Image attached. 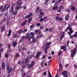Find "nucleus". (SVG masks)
<instances>
[{"label": "nucleus", "instance_id": "nucleus-1", "mask_svg": "<svg viewBox=\"0 0 77 77\" xmlns=\"http://www.w3.org/2000/svg\"><path fill=\"white\" fill-rule=\"evenodd\" d=\"M51 44V42H47L45 43L44 45V46L43 47V50H45L44 51V52L45 54H48V51L49 48V46Z\"/></svg>", "mask_w": 77, "mask_h": 77}, {"label": "nucleus", "instance_id": "nucleus-2", "mask_svg": "<svg viewBox=\"0 0 77 77\" xmlns=\"http://www.w3.org/2000/svg\"><path fill=\"white\" fill-rule=\"evenodd\" d=\"M26 34L27 35L29 41H30L31 39L33 38L34 36H35V33L32 32H30V33H27Z\"/></svg>", "mask_w": 77, "mask_h": 77}, {"label": "nucleus", "instance_id": "nucleus-3", "mask_svg": "<svg viewBox=\"0 0 77 77\" xmlns=\"http://www.w3.org/2000/svg\"><path fill=\"white\" fill-rule=\"evenodd\" d=\"M4 8L1 10L2 12H5V11H8L9 8H10V4H7V5H5L4 6Z\"/></svg>", "mask_w": 77, "mask_h": 77}, {"label": "nucleus", "instance_id": "nucleus-4", "mask_svg": "<svg viewBox=\"0 0 77 77\" xmlns=\"http://www.w3.org/2000/svg\"><path fill=\"white\" fill-rule=\"evenodd\" d=\"M71 57H73L76 54V53H77V48H75L74 49L71 50Z\"/></svg>", "mask_w": 77, "mask_h": 77}, {"label": "nucleus", "instance_id": "nucleus-5", "mask_svg": "<svg viewBox=\"0 0 77 77\" xmlns=\"http://www.w3.org/2000/svg\"><path fill=\"white\" fill-rule=\"evenodd\" d=\"M61 74L62 75H63V77H68V74H67V71H64Z\"/></svg>", "mask_w": 77, "mask_h": 77}, {"label": "nucleus", "instance_id": "nucleus-6", "mask_svg": "<svg viewBox=\"0 0 77 77\" xmlns=\"http://www.w3.org/2000/svg\"><path fill=\"white\" fill-rule=\"evenodd\" d=\"M6 69L7 70V72L8 74L11 73V72H12L13 71V68L12 67H9L8 69Z\"/></svg>", "mask_w": 77, "mask_h": 77}, {"label": "nucleus", "instance_id": "nucleus-7", "mask_svg": "<svg viewBox=\"0 0 77 77\" xmlns=\"http://www.w3.org/2000/svg\"><path fill=\"white\" fill-rule=\"evenodd\" d=\"M41 51H39L37 52L36 54V56H35V59H38V57H39V56L41 54Z\"/></svg>", "mask_w": 77, "mask_h": 77}, {"label": "nucleus", "instance_id": "nucleus-8", "mask_svg": "<svg viewBox=\"0 0 77 77\" xmlns=\"http://www.w3.org/2000/svg\"><path fill=\"white\" fill-rule=\"evenodd\" d=\"M1 32H4L6 30V26L2 25L1 26Z\"/></svg>", "mask_w": 77, "mask_h": 77}, {"label": "nucleus", "instance_id": "nucleus-9", "mask_svg": "<svg viewBox=\"0 0 77 77\" xmlns=\"http://www.w3.org/2000/svg\"><path fill=\"white\" fill-rule=\"evenodd\" d=\"M17 5H22L23 4V3H22V1L21 0H18L17 2Z\"/></svg>", "mask_w": 77, "mask_h": 77}, {"label": "nucleus", "instance_id": "nucleus-10", "mask_svg": "<svg viewBox=\"0 0 77 77\" xmlns=\"http://www.w3.org/2000/svg\"><path fill=\"white\" fill-rule=\"evenodd\" d=\"M21 66H22V68H24L26 67V65H25V63L23 60L21 62Z\"/></svg>", "mask_w": 77, "mask_h": 77}, {"label": "nucleus", "instance_id": "nucleus-11", "mask_svg": "<svg viewBox=\"0 0 77 77\" xmlns=\"http://www.w3.org/2000/svg\"><path fill=\"white\" fill-rule=\"evenodd\" d=\"M20 9H21L22 8H23V7L20 5H17L15 8V9L17 11H18L20 10Z\"/></svg>", "mask_w": 77, "mask_h": 77}, {"label": "nucleus", "instance_id": "nucleus-12", "mask_svg": "<svg viewBox=\"0 0 77 77\" xmlns=\"http://www.w3.org/2000/svg\"><path fill=\"white\" fill-rule=\"evenodd\" d=\"M56 21H62V18L61 17H59L58 16H56Z\"/></svg>", "mask_w": 77, "mask_h": 77}, {"label": "nucleus", "instance_id": "nucleus-13", "mask_svg": "<svg viewBox=\"0 0 77 77\" xmlns=\"http://www.w3.org/2000/svg\"><path fill=\"white\" fill-rule=\"evenodd\" d=\"M14 4H12L11 8L10 9L11 12H14Z\"/></svg>", "mask_w": 77, "mask_h": 77}, {"label": "nucleus", "instance_id": "nucleus-14", "mask_svg": "<svg viewBox=\"0 0 77 77\" xmlns=\"http://www.w3.org/2000/svg\"><path fill=\"white\" fill-rule=\"evenodd\" d=\"M35 34H38V35H40L41 33V31H39V30H38L37 29L35 31Z\"/></svg>", "mask_w": 77, "mask_h": 77}, {"label": "nucleus", "instance_id": "nucleus-15", "mask_svg": "<svg viewBox=\"0 0 77 77\" xmlns=\"http://www.w3.org/2000/svg\"><path fill=\"white\" fill-rule=\"evenodd\" d=\"M58 6H54L52 8V11H54V10H57V9L58 8Z\"/></svg>", "mask_w": 77, "mask_h": 77}, {"label": "nucleus", "instance_id": "nucleus-16", "mask_svg": "<svg viewBox=\"0 0 77 77\" xmlns=\"http://www.w3.org/2000/svg\"><path fill=\"white\" fill-rule=\"evenodd\" d=\"M2 69H4L5 68V67L6 66H5V63H4V62H2Z\"/></svg>", "mask_w": 77, "mask_h": 77}, {"label": "nucleus", "instance_id": "nucleus-17", "mask_svg": "<svg viewBox=\"0 0 77 77\" xmlns=\"http://www.w3.org/2000/svg\"><path fill=\"white\" fill-rule=\"evenodd\" d=\"M21 38L23 39H27L29 40V38H28V36H27V34H26V36H23Z\"/></svg>", "mask_w": 77, "mask_h": 77}, {"label": "nucleus", "instance_id": "nucleus-18", "mask_svg": "<svg viewBox=\"0 0 77 77\" xmlns=\"http://www.w3.org/2000/svg\"><path fill=\"white\" fill-rule=\"evenodd\" d=\"M17 42L14 41L13 42H12V45H13L14 47H15V46L17 45Z\"/></svg>", "mask_w": 77, "mask_h": 77}, {"label": "nucleus", "instance_id": "nucleus-19", "mask_svg": "<svg viewBox=\"0 0 77 77\" xmlns=\"http://www.w3.org/2000/svg\"><path fill=\"white\" fill-rule=\"evenodd\" d=\"M27 22V20H25L24 22L22 23L21 26H25V24H26V23Z\"/></svg>", "mask_w": 77, "mask_h": 77}, {"label": "nucleus", "instance_id": "nucleus-20", "mask_svg": "<svg viewBox=\"0 0 77 77\" xmlns=\"http://www.w3.org/2000/svg\"><path fill=\"white\" fill-rule=\"evenodd\" d=\"M32 40V43H35V42H36V41H37V39L36 38H35V37H33Z\"/></svg>", "mask_w": 77, "mask_h": 77}, {"label": "nucleus", "instance_id": "nucleus-21", "mask_svg": "<svg viewBox=\"0 0 77 77\" xmlns=\"http://www.w3.org/2000/svg\"><path fill=\"white\" fill-rule=\"evenodd\" d=\"M48 30L49 32H52L54 31V28H53L50 27L49 28Z\"/></svg>", "mask_w": 77, "mask_h": 77}, {"label": "nucleus", "instance_id": "nucleus-22", "mask_svg": "<svg viewBox=\"0 0 77 77\" xmlns=\"http://www.w3.org/2000/svg\"><path fill=\"white\" fill-rule=\"evenodd\" d=\"M39 6H38L36 7L35 10V13H38V11H39Z\"/></svg>", "mask_w": 77, "mask_h": 77}, {"label": "nucleus", "instance_id": "nucleus-23", "mask_svg": "<svg viewBox=\"0 0 77 77\" xmlns=\"http://www.w3.org/2000/svg\"><path fill=\"white\" fill-rule=\"evenodd\" d=\"M69 14H67L65 18V19H66V21H68V20H69Z\"/></svg>", "mask_w": 77, "mask_h": 77}, {"label": "nucleus", "instance_id": "nucleus-24", "mask_svg": "<svg viewBox=\"0 0 77 77\" xmlns=\"http://www.w3.org/2000/svg\"><path fill=\"white\" fill-rule=\"evenodd\" d=\"M35 57V55H34L32 54V55H29L28 56V57H29L30 59H32V58L34 57Z\"/></svg>", "mask_w": 77, "mask_h": 77}, {"label": "nucleus", "instance_id": "nucleus-25", "mask_svg": "<svg viewBox=\"0 0 77 77\" xmlns=\"http://www.w3.org/2000/svg\"><path fill=\"white\" fill-rule=\"evenodd\" d=\"M71 9L72 11H74L75 10V7L74 6H72L71 8Z\"/></svg>", "mask_w": 77, "mask_h": 77}, {"label": "nucleus", "instance_id": "nucleus-26", "mask_svg": "<svg viewBox=\"0 0 77 77\" xmlns=\"http://www.w3.org/2000/svg\"><path fill=\"white\" fill-rule=\"evenodd\" d=\"M6 66H7L6 69H9V68H10V64H9V63H7Z\"/></svg>", "mask_w": 77, "mask_h": 77}, {"label": "nucleus", "instance_id": "nucleus-27", "mask_svg": "<svg viewBox=\"0 0 77 77\" xmlns=\"http://www.w3.org/2000/svg\"><path fill=\"white\" fill-rule=\"evenodd\" d=\"M29 61V58L27 57L25 60V63H28Z\"/></svg>", "mask_w": 77, "mask_h": 77}, {"label": "nucleus", "instance_id": "nucleus-28", "mask_svg": "<svg viewBox=\"0 0 77 77\" xmlns=\"http://www.w3.org/2000/svg\"><path fill=\"white\" fill-rule=\"evenodd\" d=\"M32 17H31L28 20V23H30V22L32 21Z\"/></svg>", "mask_w": 77, "mask_h": 77}, {"label": "nucleus", "instance_id": "nucleus-29", "mask_svg": "<svg viewBox=\"0 0 77 77\" xmlns=\"http://www.w3.org/2000/svg\"><path fill=\"white\" fill-rule=\"evenodd\" d=\"M69 29L71 34H72V33H73V31L72 30V28L71 27H70Z\"/></svg>", "mask_w": 77, "mask_h": 77}, {"label": "nucleus", "instance_id": "nucleus-30", "mask_svg": "<svg viewBox=\"0 0 77 77\" xmlns=\"http://www.w3.org/2000/svg\"><path fill=\"white\" fill-rule=\"evenodd\" d=\"M20 57V55L19 54H16L15 56V57Z\"/></svg>", "mask_w": 77, "mask_h": 77}, {"label": "nucleus", "instance_id": "nucleus-31", "mask_svg": "<svg viewBox=\"0 0 77 77\" xmlns=\"http://www.w3.org/2000/svg\"><path fill=\"white\" fill-rule=\"evenodd\" d=\"M35 26V24H33L32 25L30 26V29H32Z\"/></svg>", "mask_w": 77, "mask_h": 77}, {"label": "nucleus", "instance_id": "nucleus-32", "mask_svg": "<svg viewBox=\"0 0 77 77\" xmlns=\"http://www.w3.org/2000/svg\"><path fill=\"white\" fill-rule=\"evenodd\" d=\"M60 35H61V36L64 37V36L65 35V32H61Z\"/></svg>", "mask_w": 77, "mask_h": 77}, {"label": "nucleus", "instance_id": "nucleus-33", "mask_svg": "<svg viewBox=\"0 0 77 77\" xmlns=\"http://www.w3.org/2000/svg\"><path fill=\"white\" fill-rule=\"evenodd\" d=\"M17 11H15L13 12V15H16V14H17Z\"/></svg>", "mask_w": 77, "mask_h": 77}, {"label": "nucleus", "instance_id": "nucleus-34", "mask_svg": "<svg viewBox=\"0 0 77 77\" xmlns=\"http://www.w3.org/2000/svg\"><path fill=\"white\" fill-rule=\"evenodd\" d=\"M31 64L32 65H34V64H35V61L33 60L31 62Z\"/></svg>", "mask_w": 77, "mask_h": 77}, {"label": "nucleus", "instance_id": "nucleus-35", "mask_svg": "<svg viewBox=\"0 0 77 77\" xmlns=\"http://www.w3.org/2000/svg\"><path fill=\"white\" fill-rule=\"evenodd\" d=\"M44 21V20L42 18H41L40 20V23H42V22L43 21Z\"/></svg>", "mask_w": 77, "mask_h": 77}, {"label": "nucleus", "instance_id": "nucleus-36", "mask_svg": "<svg viewBox=\"0 0 77 77\" xmlns=\"http://www.w3.org/2000/svg\"><path fill=\"white\" fill-rule=\"evenodd\" d=\"M29 17H30L29 16V15H27L26 16H25V18H26L27 19L29 18Z\"/></svg>", "mask_w": 77, "mask_h": 77}, {"label": "nucleus", "instance_id": "nucleus-37", "mask_svg": "<svg viewBox=\"0 0 77 77\" xmlns=\"http://www.w3.org/2000/svg\"><path fill=\"white\" fill-rule=\"evenodd\" d=\"M33 66V65H32L31 64H30L29 65V69H30V68H32V67Z\"/></svg>", "mask_w": 77, "mask_h": 77}, {"label": "nucleus", "instance_id": "nucleus-38", "mask_svg": "<svg viewBox=\"0 0 77 77\" xmlns=\"http://www.w3.org/2000/svg\"><path fill=\"white\" fill-rule=\"evenodd\" d=\"M29 15V17H32V16H33V14L31 13H30Z\"/></svg>", "mask_w": 77, "mask_h": 77}, {"label": "nucleus", "instance_id": "nucleus-39", "mask_svg": "<svg viewBox=\"0 0 77 77\" xmlns=\"http://www.w3.org/2000/svg\"><path fill=\"white\" fill-rule=\"evenodd\" d=\"M21 32H22V30L20 29L19 30L17 31V32L19 34H20V33H21Z\"/></svg>", "mask_w": 77, "mask_h": 77}, {"label": "nucleus", "instance_id": "nucleus-40", "mask_svg": "<svg viewBox=\"0 0 77 77\" xmlns=\"http://www.w3.org/2000/svg\"><path fill=\"white\" fill-rule=\"evenodd\" d=\"M18 35H14L13 36V38H18Z\"/></svg>", "mask_w": 77, "mask_h": 77}, {"label": "nucleus", "instance_id": "nucleus-41", "mask_svg": "<svg viewBox=\"0 0 77 77\" xmlns=\"http://www.w3.org/2000/svg\"><path fill=\"white\" fill-rule=\"evenodd\" d=\"M62 51H60L58 53V56H60V55H61V54H62Z\"/></svg>", "mask_w": 77, "mask_h": 77}, {"label": "nucleus", "instance_id": "nucleus-42", "mask_svg": "<svg viewBox=\"0 0 77 77\" xmlns=\"http://www.w3.org/2000/svg\"><path fill=\"white\" fill-rule=\"evenodd\" d=\"M39 36L41 38H42V37H44V35H43V34H41L39 35Z\"/></svg>", "mask_w": 77, "mask_h": 77}, {"label": "nucleus", "instance_id": "nucleus-43", "mask_svg": "<svg viewBox=\"0 0 77 77\" xmlns=\"http://www.w3.org/2000/svg\"><path fill=\"white\" fill-rule=\"evenodd\" d=\"M48 76H50L51 75V73H50V70H48Z\"/></svg>", "mask_w": 77, "mask_h": 77}, {"label": "nucleus", "instance_id": "nucleus-44", "mask_svg": "<svg viewBox=\"0 0 77 77\" xmlns=\"http://www.w3.org/2000/svg\"><path fill=\"white\" fill-rule=\"evenodd\" d=\"M22 50H23V51H24L25 50H26V51H27V49L25 48V47H23L22 48Z\"/></svg>", "mask_w": 77, "mask_h": 77}, {"label": "nucleus", "instance_id": "nucleus-45", "mask_svg": "<svg viewBox=\"0 0 77 77\" xmlns=\"http://www.w3.org/2000/svg\"><path fill=\"white\" fill-rule=\"evenodd\" d=\"M43 64H44V60L42 61V62L41 63V67H42L43 66Z\"/></svg>", "mask_w": 77, "mask_h": 77}, {"label": "nucleus", "instance_id": "nucleus-46", "mask_svg": "<svg viewBox=\"0 0 77 77\" xmlns=\"http://www.w3.org/2000/svg\"><path fill=\"white\" fill-rule=\"evenodd\" d=\"M26 74L25 73H23L22 74V76H23V77H24L25 76H26Z\"/></svg>", "mask_w": 77, "mask_h": 77}, {"label": "nucleus", "instance_id": "nucleus-47", "mask_svg": "<svg viewBox=\"0 0 77 77\" xmlns=\"http://www.w3.org/2000/svg\"><path fill=\"white\" fill-rule=\"evenodd\" d=\"M64 48H65V46H62L61 47V50H64Z\"/></svg>", "mask_w": 77, "mask_h": 77}, {"label": "nucleus", "instance_id": "nucleus-48", "mask_svg": "<svg viewBox=\"0 0 77 77\" xmlns=\"http://www.w3.org/2000/svg\"><path fill=\"white\" fill-rule=\"evenodd\" d=\"M8 48L9 49H10L11 48V44H8Z\"/></svg>", "mask_w": 77, "mask_h": 77}, {"label": "nucleus", "instance_id": "nucleus-49", "mask_svg": "<svg viewBox=\"0 0 77 77\" xmlns=\"http://www.w3.org/2000/svg\"><path fill=\"white\" fill-rule=\"evenodd\" d=\"M23 41V39H22V38H21V39L19 41V42H20V43L22 42Z\"/></svg>", "mask_w": 77, "mask_h": 77}, {"label": "nucleus", "instance_id": "nucleus-50", "mask_svg": "<svg viewBox=\"0 0 77 77\" xmlns=\"http://www.w3.org/2000/svg\"><path fill=\"white\" fill-rule=\"evenodd\" d=\"M63 8V6H62V5H60V7L59 8V9H62Z\"/></svg>", "mask_w": 77, "mask_h": 77}, {"label": "nucleus", "instance_id": "nucleus-51", "mask_svg": "<svg viewBox=\"0 0 77 77\" xmlns=\"http://www.w3.org/2000/svg\"><path fill=\"white\" fill-rule=\"evenodd\" d=\"M5 57H8V54H6L5 55Z\"/></svg>", "mask_w": 77, "mask_h": 77}, {"label": "nucleus", "instance_id": "nucleus-52", "mask_svg": "<svg viewBox=\"0 0 77 77\" xmlns=\"http://www.w3.org/2000/svg\"><path fill=\"white\" fill-rule=\"evenodd\" d=\"M39 16L38 17V18H41L42 17V15H40V14H39Z\"/></svg>", "mask_w": 77, "mask_h": 77}, {"label": "nucleus", "instance_id": "nucleus-53", "mask_svg": "<svg viewBox=\"0 0 77 77\" xmlns=\"http://www.w3.org/2000/svg\"><path fill=\"white\" fill-rule=\"evenodd\" d=\"M47 16H45L44 17L43 19H44V20H45L47 19Z\"/></svg>", "mask_w": 77, "mask_h": 77}, {"label": "nucleus", "instance_id": "nucleus-54", "mask_svg": "<svg viewBox=\"0 0 77 77\" xmlns=\"http://www.w3.org/2000/svg\"><path fill=\"white\" fill-rule=\"evenodd\" d=\"M37 26H41V23H36Z\"/></svg>", "mask_w": 77, "mask_h": 77}, {"label": "nucleus", "instance_id": "nucleus-55", "mask_svg": "<svg viewBox=\"0 0 77 77\" xmlns=\"http://www.w3.org/2000/svg\"><path fill=\"white\" fill-rule=\"evenodd\" d=\"M72 37H77V35H75V34L73 35H72Z\"/></svg>", "mask_w": 77, "mask_h": 77}, {"label": "nucleus", "instance_id": "nucleus-56", "mask_svg": "<svg viewBox=\"0 0 77 77\" xmlns=\"http://www.w3.org/2000/svg\"><path fill=\"white\" fill-rule=\"evenodd\" d=\"M43 28H44L43 26H41L40 27V30H41V29H43Z\"/></svg>", "mask_w": 77, "mask_h": 77}, {"label": "nucleus", "instance_id": "nucleus-57", "mask_svg": "<svg viewBox=\"0 0 77 77\" xmlns=\"http://www.w3.org/2000/svg\"><path fill=\"white\" fill-rule=\"evenodd\" d=\"M40 15H44V12H41L40 13Z\"/></svg>", "mask_w": 77, "mask_h": 77}, {"label": "nucleus", "instance_id": "nucleus-58", "mask_svg": "<svg viewBox=\"0 0 77 77\" xmlns=\"http://www.w3.org/2000/svg\"><path fill=\"white\" fill-rule=\"evenodd\" d=\"M36 38L37 39H40V38H39V35H38L37 36V37H36Z\"/></svg>", "mask_w": 77, "mask_h": 77}, {"label": "nucleus", "instance_id": "nucleus-59", "mask_svg": "<svg viewBox=\"0 0 77 77\" xmlns=\"http://www.w3.org/2000/svg\"><path fill=\"white\" fill-rule=\"evenodd\" d=\"M3 7L2 6H1L0 7V11H1V9H3Z\"/></svg>", "mask_w": 77, "mask_h": 77}, {"label": "nucleus", "instance_id": "nucleus-60", "mask_svg": "<svg viewBox=\"0 0 77 77\" xmlns=\"http://www.w3.org/2000/svg\"><path fill=\"white\" fill-rule=\"evenodd\" d=\"M66 11L67 12H70V9H68L66 10Z\"/></svg>", "mask_w": 77, "mask_h": 77}, {"label": "nucleus", "instance_id": "nucleus-61", "mask_svg": "<svg viewBox=\"0 0 77 77\" xmlns=\"http://www.w3.org/2000/svg\"><path fill=\"white\" fill-rule=\"evenodd\" d=\"M46 74H47V72H44V73H43V75H46Z\"/></svg>", "mask_w": 77, "mask_h": 77}, {"label": "nucleus", "instance_id": "nucleus-62", "mask_svg": "<svg viewBox=\"0 0 77 77\" xmlns=\"http://www.w3.org/2000/svg\"><path fill=\"white\" fill-rule=\"evenodd\" d=\"M46 56V55H43L42 57V58H43V59H45Z\"/></svg>", "mask_w": 77, "mask_h": 77}, {"label": "nucleus", "instance_id": "nucleus-63", "mask_svg": "<svg viewBox=\"0 0 77 77\" xmlns=\"http://www.w3.org/2000/svg\"><path fill=\"white\" fill-rule=\"evenodd\" d=\"M5 15H6L7 17H8V12H5Z\"/></svg>", "mask_w": 77, "mask_h": 77}, {"label": "nucleus", "instance_id": "nucleus-64", "mask_svg": "<svg viewBox=\"0 0 77 77\" xmlns=\"http://www.w3.org/2000/svg\"><path fill=\"white\" fill-rule=\"evenodd\" d=\"M67 49V48H66L65 47L64 48V49L63 50H64V51H66V49Z\"/></svg>", "mask_w": 77, "mask_h": 77}]
</instances>
